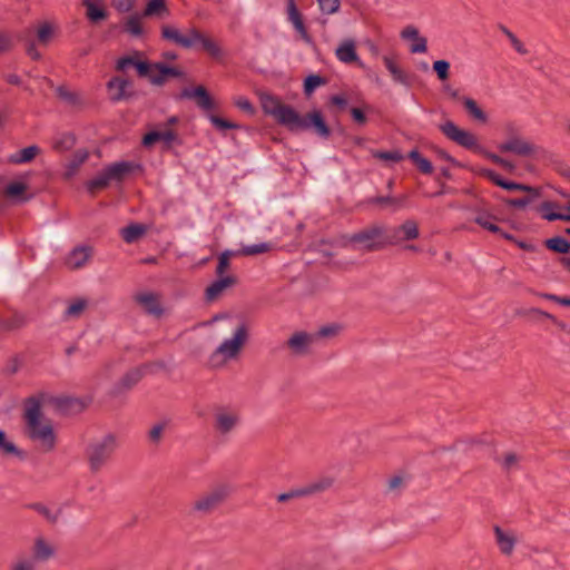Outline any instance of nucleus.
<instances>
[{
  "label": "nucleus",
  "instance_id": "obj_1",
  "mask_svg": "<svg viewBox=\"0 0 570 570\" xmlns=\"http://www.w3.org/2000/svg\"><path fill=\"white\" fill-rule=\"evenodd\" d=\"M28 435L31 440L41 442L46 451L53 450L56 445V436L50 424H42L41 419V401L31 396L24 402L23 414Z\"/></svg>",
  "mask_w": 570,
  "mask_h": 570
},
{
  "label": "nucleus",
  "instance_id": "obj_2",
  "mask_svg": "<svg viewBox=\"0 0 570 570\" xmlns=\"http://www.w3.org/2000/svg\"><path fill=\"white\" fill-rule=\"evenodd\" d=\"M161 38L184 49H190L200 45L206 52L215 58L222 53L219 46L196 28H189L185 33H181L175 26L165 24L161 27Z\"/></svg>",
  "mask_w": 570,
  "mask_h": 570
},
{
  "label": "nucleus",
  "instance_id": "obj_3",
  "mask_svg": "<svg viewBox=\"0 0 570 570\" xmlns=\"http://www.w3.org/2000/svg\"><path fill=\"white\" fill-rule=\"evenodd\" d=\"M390 243L387 227L380 224L368 225L356 233L344 236V246L366 253L381 250Z\"/></svg>",
  "mask_w": 570,
  "mask_h": 570
},
{
  "label": "nucleus",
  "instance_id": "obj_4",
  "mask_svg": "<svg viewBox=\"0 0 570 570\" xmlns=\"http://www.w3.org/2000/svg\"><path fill=\"white\" fill-rule=\"evenodd\" d=\"M248 340V327L243 322L237 325L233 336L224 340L209 356L213 367L224 365L227 361L236 358Z\"/></svg>",
  "mask_w": 570,
  "mask_h": 570
},
{
  "label": "nucleus",
  "instance_id": "obj_5",
  "mask_svg": "<svg viewBox=\"0 0 570 570\" xmlns=\"http://www.w3.org/2000/svg\"><path fill=\"white\" fill-rule=\"evenodd\" d=\"M117 449V439L109 433L101 439L94 440L88 443L85 455L91 473H98L111 459L112 453Z\"/></svg>",
  "mask_w": 570,
  "mask_h": 570
},
{
  "label": "nucleus",
  "instance_id": "obj_6",
  "mask_svg": "<svg viewBox=\"0 0 570 570\" xmlns=\"http://www.w3.org/2000/svg\"><path fill=\"white\" fill-rule=\"evenodd\" d=\"M441 132L450 140L454 141L461 147L475 150L484 155L488 159L499 165L502 164V157L487 151L478 144V138L472 132L461 129L452 120H446L440 125Z\"/></svg>",
  "mask_w": 570,
  "mask_h": 570
},
{
  "label": "nucleus",
  "instance_id": "obj_7",
  "mask_svg": "<svg viewBox=\"0 0 570 570\" xmlns=\"http://www.w3.org/2000/svg\"><path fill=\"white\" fill-rule=\"evenodd\" d=\"M242 424L240 410L234 405H218L213 410L212 428L216 435L226 439Z\"/></svg>",
  "mask_w": 570,
  "mask_h": 570
},
{
  "label": "nucleus",
  "instance_id": "obj_8",
  "mask_svg": "<svg viewBox=\"0 0 570 570\" xmlns=\"http://www.w3.org/2000/svg\"><path fill=\"white\" fill-rule=\"evenodd\" d=\"M227 485H217L198 495L190 505V513L195 517H206L214 513L229 497Z\"/></svg>",
  "mask_w": 570,
  "mask_h": 570
},
{
  "label": "nucleus",
  "instance_id": "obj_9",
  "mask_svg": "<svg viewBox=\"0 0 570 570\" xmlns=\"http://www.w3.org/2000/svg\"><path fill=\"white\" fill-rule=\"evenodd\" d=\"M262 108L265 114L271 115L275 120L286 127H299V114L291 106L282 104L277 98L271 95H264L261 98Z\"/></svg>",
  "mask_w": 570,
  "mask_h": 570
},
{
  "label": "nucleus",
  "instance_id": "obj_10",
  "mask_svg": "<svg viewBox=\"0 0 570 570\" xmlns=\"http://www.w3.org/2000/svg\"><path fill=\"white\" fill-rule=\"evenodd\" d=\"M136 165L131 161H118L105 167L96 177L87 183L90 193L104 189L111 181L120 183L130 174Z\"/></svg>",
  "mask_w": 570,
  "mask_h": 570
},
{
  "label": "nucleus",
  "instance_id": "obj_11",
  "mask_svg": "<svg viewBox=\"0 0 570 570\" xmlns=\"http://www.w3.org/2000/svg\"><path fill=\"white\" fill-rule=\"evenodd\" d=\"M106 87L111 102L127 100L134 96L132 82L124 77H111Z\"/></svg>",
  "mask_w": 570,
  "mask_h": 570
},
{
  "label": "nucleus",
  "instance_id": "obj_12",
  "mask_svg": "<svg viewBox=\"0 0 570 570\" xmlns=\"http://www.w3.org/2000/svg\"><path fill=\"white\" fill-rule=\"evenodd\" d=\"M299 120L302 126L299 127H289L291 131H301L307 130L309 128H314L315 132L322 138H328L331 135L330 127L326 125L323 119L322 114L318 110L307 114L305 117L299 115Z\"/></svg>",
  "mask_w": 570,
  "mask_h": 570
},
{
  "label": "nucleus",
  "instance_id": "obj_13",
  "mask_svg": "<svg viewBox=\"0 0 570 570\" xmlns=\"http://www.w3.org/2000/svg\"><path fill=\"white\" fill-rule=\"evenodd\" d=\"M498 149L501 153H512L521 157H528L534 155L539 148L534 144L519 136H513L509 138L507 141L500 144L498 146Z\"/></svg>",
  "mask_w": 570,
  "mask_h": 570
},
{
  "label": "nucleus",
  "instance_id": "obj_14",
  "mask_svg": "<svg viewBox=\"0 0 570 570\" xmlns=\"http://www.w3.org/2000/svg\"><path fill=\"white\" fill-rule=\"evenodd\" d=\"M387 237L391 239L390 245L415 239L419 237L417 224L412 219H407L397 227L387 228Z\"/></svg>",
  "mask_w": 570,
  "mask_h": 570
},
{
  "label": "nucleus",
  "instance_id": "obj_15",
  "mask_svg": "<svg viewBox=\"0 0 570 570\" xmlns=\"http://www.w3.org/2000/svg\"><path fill=\"white\" fill-rule=\"evenodd\" d=\"M135 302L140 305L144 311L155 317H160L164 314V308L160 304V295L154 292H141L134 296Z\"/></svg>",
  "mask_w": 570,
  "mask_h": 570
},
{
  "label": "nucleus",
  "instance_id": "obj_16",
  "mask_svg": "<svg viewBox=\"0 0 570 570\" xmlns=\"http://www.w3.org/2000/svg\"><path fill=\"white\" fill-rule=\"evenodd\" d=\"M315 342V336L306 332L294 333L286 342V346L292 354L303 356L308 354L311 346Z\"/></svg>",
  "mask_w": 570,
  "mask_h": 570
},
{
  "label": "nucleus",
  "instance_id": "obj_17",
  "mask_svg": "<svg viewBox=\"0 0 570 570\" xmlns=\"http://www.w3.org/2000/svg\"><path fill=\"white\" fill-rule=\"evenodd\" d=\"M180 98L194 99L197 106L204 110H210L215 107L212 97L203 86L184 88L180 92Z\"/></svg>",
  "mask_w": 570,
  "mask_h": 570
},
{
  "label": "nucleus",
  "instance_id": "obj_18",
  "mask_svg": "<svg viewBox=\"0 0 570 570\" xmlns=\"http://www.w3.org/2000/svg\"><path fill=\"white\" fill-rule=\"evenodd\" d=\"M287 18L288 21L293 24L294 29L299 33L302 40L308 45L312 43V37L307 32L303 17L294 0H287Z\"/></svg>",
  "mask_w": 570,
  "mask_h": 570
},
{
  "label": "nucleus",
  "instance_id": "obj_19",
  "mask_svg": "<svg viewBox=\"0 0 570 570\" xmlns=\"http://www.w3.org/2000/svg\"><path fill=\"white\" fill-rule=\"evenodd\" d=\"M287 18L288 21L293 24L294 29L299 33L302 40L308 45L312 43V37L307 32L303 17L294 0H287Z\"/></svg>",
  "mask_w": 570,
  "mask_h": 570
},
{
  "label": "nucleus",
  "instance_id": "obj_20",
  "mask_svg": "<svg viewBox=\"0 0 570 570\" xmlns=\"http://www.w3.org/2000/svg\"><path fill=\"white\" fill-rule=\"evenodd\" d=\"M473 210L476 213V216L474 217V222L479 226H481L482 228H484L493 234H499L508 240H514L513 235L503 233L502 229L495 224L497 217H494L487 210H482L479 208H474Z\"/></svg>",
  "mask_w": 570,
  "mask_h": 570
},
{
  "label": "nucleus",
  "instance_id": "obj_21",
  "mask_svg": "<svg viewBox=\"0 0 570 570\" xmlns=\"http://www.w3.org/2000/svg\"><path fill=\"white\" fill-rule=\"evenodd\" d=\"M157 141H163L166 148H170L174 142H180L177 134L171 129L153 130L142 138V145L150 147Z\"/></svg>",
  "mask_w": 570,
  "mask_h": 570
},
{
  "label": "nucleus",
  "instance_id": "obj_22",
  "mask_svg": "<svg viewBox=\"0 0 570 570\" xmlns=\"http://www.w3.org/2000/svg\"><path fill=\"white\" fill-rule=\"evenodd\" d=\"M147 365L135 367L128 371L115 386L112 394L117 395L124 390H130L134 387L145 375Z\"/></svg>",
  "mask_w": 570,
  "mask_h": 570
},
{
  "label": "nucleus",
  "instance_id": "obj_23",
  "mask_svg": "<svg viewBox=\"0 0 570 570\" xmlns=\"http://www.w3.org/2000/svg\"><path fill=\"white\" fill-rule=\"evenodd\" d=\"M335 56L343 63L350 65L357 62L360 66H362V62L360 61L358 55L356 52L355 41L352 39L343 40L336 48Z\"/></svg>",
  "mask_w": 570,
  "mask_h": 570
},
{
  "label": "nucleus",
  "instance_id": "obj_24",
  "mask_svg": "<svg viewBox=\"0 0 570 570\" xmlns=\"http://www.w3.org/2000/svg\"><path fill=\"white\" fill-rule=\"evenodd\" d=\"M56 554V548L43 538H37L33 543L32 556L35 563L46 562Z\"/></svg>",
  "mask_w": 570,
  "mask_h": 570
},
{
  "label": "nucleus",
  "instance_id": "obj_25",
  "mask_svg": "<svg viewBox=\"0 0 570 570\" xmlns=\"http://www.w3.org/2000/svg\"><path fill=\"white\" fill-rule=\"evenodd\" d=\"M236 284V278L234 276H224L219 277L217 281L212 283L205 292V297L208 302H214L217 299L226 288Z\"/></svg>",
  "mask_w": 570,
  "mask_h": 570
},
{
  "label": "nucleus",
  "instance_id": "obj_26",
  "mask_svg": "<svg viewBox=\"0 0 570 570\" xmlns=\"http://www.w3.org/2000/svg\"><path fill=\"white\" fill-rule=\"evenodd\" d=\"M154 67L157 73H155V76H150V82L155 86H163L168 77L183 76V72L178 68L167 66L164 62H156L154 63Z\"/></svg>",
  "mask_w": 570,
  "mask_h": 570
},
{
  "label": "nucleus",
  "instance_id": "obj_27",
  "mask_svg": "<svg viewBox=\"0 0 570 570\" xmlns=\"http://www.w3.org/2000/svg\"><path fill=\"white\" fill-rule=\"evenodd\" d=\"M493 531L500 551L505 556H510L513 552L517 542L514 534L502 530L499 525H495Z\"/></svg>",
  "mask_w": 570,
  "mask_h": 570
},
{
  "label": "nucleus",
  "instance_id": "obj_28",
  "mask_svg": "<svg viewBox=\"0 0 570 570\" xmlns=\"http://www.w3.org/2000/svg\"><path fill=\"white\" fill-rule=\"evenodd\" d=\"M91 256V249L87 246L76 247L67 258V265L72 269L82 267Z\"/></svg>",
  "mask_w": 570,
  "mask_h": 570
},
{
  "label": "nucleus",
  "instance_id": "obj_29",
  "mask_svg": "<svg viewBox=\"0 0 570 570\" xmlns=\"http://www.w3.org/2000/svg\"><path fill=\"white\" fill-rule=\"evenodd\" d=\"M382 59L394 82L406 87L411 85L410 76L404 70H402L392 58L384 56Z\"/></svg>",
  "mask_w": 570,
  "mask_h": 570
},
{
  "label": "nucleus",
  "instance_id": "obj_30",
  "mask_svg": "<svg viewBox=\"0 0 570 570\" xmlns=\"http://www.w3.org/2000/svg\"><path fill=\"white\" fill-rule=\"evenodd\" d=\"M0 454L3 456H16L20 460L26 459L24 451L20 450L11 440H9L3 430H0Z\"/></svg>",
  "mask_w": 570,
  "mask_h": 570
},
{
  "label": "nucleus",
  "instance_id": "obj_31",
  "mask_svg": "<svg viewBox=\"0 0 570 570\" xmlns=\"http://www.w3.org/2000/svg\"><path fill=\"white\" fill-rule=\"evenodd\" d=\"M334 484V479L332 476H322L318 480H315L308 483L305 487H302L304 491V497H309L316 493H322L327 491Z\"/></svg>",
  "mask_w": 570,
  "mask_h": 570
},
{
  "label": "nucleus",
  "instance_id": "obj_32",
  "mask_svg": "<svg viewBox=\"0 0 570 570\" xmlns=\"http://www.w3.org/2000/svg\"><path fill=\"white\" fill-rule=\"evenodd\" d=\"M87 307H88V299L82 298V297L76 298L65 309V312L62 314V318L65 321L78 320L83 314V312L86 311Z\"/></svg>",
  "mask_w": 570,
  "mask_h": 570
},
{
  "label": "nucleus",
  "instance_id": "obj_33",
  "mask_svg": "<svg viewBox=\"0 0 570 570\" xmlns=\"http://www.w3.org/2000/svg\"><path fill=\"white\" fill-rule=\"evenodd\" d=\"M40 148L36 145L26 147L14 155H11L9 160L12 164H26L30 163L38 154Z\"/></svg>",
  "mask_w": 570,
  "mask_h": 570
},
{
  "label": "nucleus",
  "instance_id": "obj_34",
  "mask_svg": "<svg viewBox=\"0 0 570 570\" xmlns=\"http://www.w3.org/2000/svg\"><path fill=\"white\" fill-rule=\"evenodd\" d=\"M146 233V227L140 224H130L120 232L122 239L131 244Z\"/></svg>",
  "mask_w": 570,
  "mask_h": 570
},
{
  "label": "nucleus",
  "instance_id": "obj_35",
  "mask_svg": "<svg viewBox=\"0 0 570 570\" xmlns=\"http://www.w3.org/2000/svg\"><path fill=\"white\" fill-rule=\"evenodd\" d=\"M462 104L473 119L481 122H485L488 120L485 112L478 106L476 101L473 100L472 98L463 97Z\"/></svg>",
  "mask_w": 570,
  "mask_h": 570
},
{
  "label": "nucleus",
  "instance_id": "obj_36",
  "mask_svg": "<svg viewBox=\"0 0 570 570\" xmlns=\"http://www.w3.org/2000/svg\"><path fill=\"white\" fill-rule=\"evenodd\" d=\"M544 246L559 254H567L570 252V242L561 236H556L544 240Z\"/></svg>",
  "mask_w": 570,
  "mask_h": 570
},
{
  "label": "nucleus",
  "instance_id": "obj_37",
  "mask_svg": "<svg viewBox=\"0 0 570 570\" xmlns=\"http://www.w3.org/2000/svg\"><path fill=\"white\" fill-rule=\"evenodd\" d=\"M75 144V136L71 132H63L53 139L52 148L57 151H67L70 150Z\"/></svg>",
  "mask_w": 570,
  "mask_h": 570
},
{
  "label": "nucleus",
  "instance_id": "obj_38",
  "mask_svg": "<svg viewBox=\"0 0 570 570\" xmlns=\"http://www.w3.org/2000/svg\"><path fill=\"white\" fill-rule=\"evenodd\" d=\"M409 158L422 174L430 175L433 173L432 163L423 157L416 149L410 151Z\"/></svg>",
  "mask_w": 570,
  "mask_h": 570
},
{
  "label": "nucleus",
  "instance_id": "obj_39",
  "mask_svg": "<svg viewBox=\"0 0 570 570\" xmlns=\"http://www.w3.org/2000/svg\"><path fill=\"white\" fill-rule=\"evenodd\" d=\"M9 570H37L35 559L28 554H19L9 567Z\"/></svg>",
  "mask_w": 570,
  "mask_h": 570
},
{
  "label": "nucleus",
  "instance_id": "obj_40",
  "mask_svg": "<svg viewBox=\"0 0 570 570\" xmlns=\"http://www.w3.org/2000/svg\"><path fill=\"white\" fill-rule=\"evenodd\" d=\"M272 248H273V245L271 243L245 245L239 250V254L244 255V256H255V255L267 253Z\"/></svg>",
  "mask_w": 570,
  "mask_h": 570
},
{
  "label": "nucleus",
  "instance_id": "obj_41",
  "mask_svg": "<svg viewBox=\"0 0 570 570\" xmlns=\"http://www.w3.org/2000/svg\"><path fill=\"white\" fill-rule=\"evenodd\" d=\"M499 187L507 190H520L528 194H533V196H540V190L538 188L520 183L505 180L504 183H499Z\"/></svg>",
  "mask_w": 570,
  "mask_h": 570
},
{
  "label": "nucleus",
  "instance_id": "obj_42",
  "mask_svg": "<svg viewBox=\"0 0 570 570\" xmlns=\"http://www.w3.org/2000/svg\"><path fill=\"white\" fill-rule=\"evenodd\" d=\"M164 12L167 13L165 0H149L144 10V16L145 17L160 16Z\"/></svg>",
  "mask_w": 570,
  "mask_h": 570
},
{
  "label": "nucleus",
  "instance_id": "obj_43",
  "mask_svg": "<svg viewBox=\"0 0 570 570\" xmlns=\"http://www.w3.org/2000/svg\"><path fill=\"white\" fill-rule=\"evenodd\" d=\"M167 428L166 421H160L153 425V428L148 432V440L151 444L158 445L161 442L164 432Z\"/></svg>",
  "mask_w": 570,
  "mask_h": 570
},
{
  "label": "nucleus",
  "instance_id": "obj_44",
  "mask_svg": "<svg viewBox=\"0 0 570 570\" xmlns=\"http://www.w3.org/2000/svg\"><path fill=\"white\" fill-rule=\"evenodd\" d=\"M85 7L87 9L86 14L91 22H98L107 18V12L99 7V3H88Z\"/></svg>",
  "mask_w": 570,
  "mask_h": 570
},
{
  "label": "nucleus",
  "instance_id": "obj_45",
  "mask_svg": "<svg viewBox=\"0 0 570 570\" xmlns=\"http://www.w3.org/2000/svg\"><path fill=\"white\" fill-rule=\"evenodd\" d=\"M89 157L87 150H77L69 165H68V176H71Z\"/></svg>",
  "mask_w": 570,
  "mask_h": 570
},
{
  "label": "nucleus",
  "instance_id": "obj_46",
  "mask_svg": "<svg viewBox=\"0 0 570 570\" xmlns=\"http://www.w3.org/2000/svg\"><path fill=\"white\" fill-rule=\"evenodd\" d=\"M325 83V78L318 75H309L304 81V92L306 96H309L317 87Z\"/></svg>",
  "mask_w": 570,
  "mask_h": 570
},
{
  "label": "nucleus",
  "instance_id": "obj_47",
  "mask_svg": "<svg viewBox=\"0 0 570 570\" xmlns=\"http://www.w3.org/2000/svg\"><path fill=\"white\" fill-rule=\"evenodd\" d=\"M372 156L376 159L384 160V161H391V163H399L403 159V155L399 150H390V151L373 150Z\"/></svg>",
  "mask_w": 570,
  "mask_h": 570
},
{
  "label": "nucleus",
  "instance_id": "obj_48",
  "mask_svg": "<svg viewBox=\"0 0 570 570\" xmlns=\"http://www.w3.org/2000/svg\"><path fill=\"white\" fill-rule=\"evenodd\" d=\"M138 56L139 52H135V56H125L119 58L115 65L116 71L126 72L129 68H135V63L138 60Z\"/></svg>",
  "mask_w": 570,
  "mask_h": 570
},
{
  "label": "nucleus",
  "instance_id": "obj_49",
  "mask_svg": "<svg viewBox=\"0 0 570 570\" xmlns=\"http://www.w3.org/2000/svg\"><path fill=\"white\" fill-rule=\"evenodd\" d=\"M125 30L131 36L139 37L142 35V28L140 24V18L138 16H130L126 23Z\"/></svg>",
  "mask_w": 570,
  "mask_h": 570
},
{
  "label": "nucleus",
  "instance_id": "obj_50",
  "mask_svg": "<svg viewBox=\"0 0 570 570\" xmlns=\"http://www.w3.org/2000/svg\"><path fill=\"white\" fill-rule=\"evenodd\" d=\"M320 10L324 14H334L340 11L341 0H317Z\"/></svg>",
  "mask_w": 570,
  "mask_h": 570
},
{
  "label": "nucleus",
  "instance_id": "obj_51",
  "mask_svg": "<svg viewBox=\"0 0 570 570\" xmlns=\"http://www.w3.org/2000/svg\"><path fill=\"white\" fill-rule=\"evenodd\" d=\"M135 69L139 77H146L150 80V76H155L154 63H150L148 61L137 60V62L135 63Z\"/></svg>",
  "mask_w": 570,
  "mask_h": 570
},
{
  "label": "nucleus",
  "instance_id": "obj_52",
  "mask_svg": "<svg viewBox=\"0 0 570 570\" xmlns=\"http://www.w3.org/2000/svg\"><path fill=\"white\" fill-rule=\"evenodd\" d=\"M520 456L513 452H508L503 455L501 465L505 471L517 469L519 465Z\"/></svg>",
  "mask_w": 570,
  "mask_h": 570
},
{
  "label": "nucleus",
  "instance_id": "obj_53",
  "mask_svg": "<svg viewBox=\"0 0 570 570\" xmlns=\"http://www.w3.org/2000/svg\"><path fill=\"white\" fill-rule=\"evenodd\" d=\"M53 35V29L50 23L45 22L38 29L37 37L40 43L47 45Z\"/></svg>",
  "mask_w": 570,
  "mask_h": 570
},
{
  "label": "nucleus",
  "instance_id": "obj_54",
  "mask_svg": "<svg viewBox=\"0 0 570 570\" xmlns=\"http://www.w3.org/2000/svg\"><path fill=\"white\" fill-rule=\"evenodd\" d=\"M26 325L23 316H14L9 321H0V327L6 331L17 330Z\"/></svg>",
  "mask_w": 570,
  "mask_h": 570
},
{
  "label": "nucleus",
  "instance_id": "obj_55",
  "mask_svg": "<svg viewBox=\"0 0 570 570\" xmlns=\"http://www.w3.org/2000/svg\"><path fill=\"white\" fill-rule=\"evenodd\" d=\"M450 63L446 60H436L433 63V70L436 72L440 80L449 78Z\"/></svg>",
  "mask_w": 570,
  "mask_h": 570
},
{
  "label": "nucleus",
  "instance_id": "obj_56",
  "mask_svg": "<svg viewBox=\"0 0 570 570\" xmlns=\"http://www.w3.org/2000/svg\"><path fill=\"white\" fill-rule=\"evenodd\" d=\"M210 122L219 130H226V129H236L238 128V125L232 121H228L226 119H223L216 115L209 116Z\"/></svg>",
  "mask_w": 570,
  "mask_h": 570
},
{
  "label": "nucleus",
  "instance_id": "obj_57",
  "mask_svg": "<svg viewBox=\"0 0 570 570\" xmlns=\"http://www.w3.org/2000/svg\"><path fill=\"white\" fill-rule=\"evenodd\" d=\"M539 196H533V194H529L527 197L522 198H513L505 200L507 205L514 208H524L529 204H531L534 199H537Z\"/></svg>",
  "mask_w": 570,
  "mask_h": 570
},
{
  "label": "nucleus",
  "instance_id": "obj_58",
  "mask_svg": "<svg viewBox=\"0 0 570 570\" xmlns=\"http://www.w3.org/2000/svg\"><path fill=\"white\" fill-rule=\"evenodd\" d=\"M560 206L556 203H552V202H543L538 210L539 213L541 214V217L548 222H554L556 219H550L549 217H547L548 215L550 214H558L557 212H553V209L556 208H559Z\"/></svg>",
  "mask_w": 570,
  "mask_h": 570
},
{
  "label": "nucleus",
  "instance_id": "obj_59",
  "mask_svg": "<svg viewBox=\"0 0 570 570\" xmlns=\"http://www.w3.org/2000/svg\"><path fill=\"white\" fill-rule=\"evenodd\" d=\"M31 508L52 523L58 520V512H52L50 509H48L41 503H33Z\"/></svg>",
  "mask_w": 570,
  "mask_h": 570
},
{
  "label": "nucleus",
  "instance_id": "obj_60",
  "mask_svg": "<svg viewBox=\"0 0 570 570\" xmlns=\"http://www.w3.org/2000/svg\"><path fill=\"white\" fill-rule=\"evenodd\" d=\"M234 253L230 250H225L224 253L220 254L218 258V265L216 267V274L218 276H222L225 273V271L229 267V258Z\"/></svg>",
  "mask_w": 570,
  "mask_h": 570
},
{
  "label": "nucleus",
  "instance_id": "obj_61",
  "mask_svg": "<svg viewBox=\"0 0 570 570\" xmlns=\"http://www.w3.org/2000/svg\"><path fill=\"white\" fill-rule=\"evenodd\" d=\"M475 173L478 175L482 176V177L488 178L489 180H491L497 186H499V183H504L505 181L503 178H501L500 175H498L495 171H493L491 169H488V168L476 169Z\"/></svg>",
  "mask_w": 570,
  "mask_h": 570
},
{
  "label": "nucleus",
  "instance_id": "obj_62",
  "mask_svg": "<svg viewBox=\"0 0 570 570\" xmlns=\"http://www.w3.org/2000/svg\"><path fill=\"white\" fill-rule=\"evenodd\" d=\"M27 186L23 183H11L6 187V195L17 197L24 193Z\"/></svg>",
  "mask_w": 570,
  "mask_h": 570
},
{
  "label": "nucleus",
  "instance_id": "obj_63",
  "mask_svg": "<svg viewBox=\"0 0 570 570\" xmlns=\"http://www.w3.org/2000/svg\"><path fill=\"white\" fill-rule=\"evenodd\" d=\"M56 91L60 99L69 104H75L78 100L77 95L75 92L69 91L66 87H58Z\"/></svg>",
  "mask_w": 570,
  "mask_h": 570
},
{
  "label": "nucleus",
  "instance_id": "obj_64",
  "mask_svg": "<svg viewBox=\"0 0 570 570\" xmlns=\"http://www.w3.org/2000/svg\"><path fill=\"white\" fill-rule=\"evenodd\" d=\"M428 50V40L424 37H419L411 46L410 51L412 53H424Z\"/></svg>",
  "mask_w": 570,
  "mask_h": 570
}]
</instances>
